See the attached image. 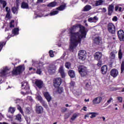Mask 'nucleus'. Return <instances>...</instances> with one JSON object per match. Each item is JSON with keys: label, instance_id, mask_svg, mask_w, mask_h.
<instances>
[{"label": "nucleus", "instance_id": "obj_1", "mask_svg": "<svg viewBox=\"0 0 124 124\" xmlns=\"http://www.w3.org/2000/svg\"><path fill=\"white\" fill-rule=\"evenodd\" d=\"M70 38L71 44L70 51L73 52L74 49L81 43L82 39L86 38L88 31H86V27L81 24H76L70 29Z\"/></svg>", "mask_w": 124, "mask_h": 124}, {"label": "nucleus", "instance_id": "obj_2", "mask_svg": "<svg viewBox=\"0 0 124 124\" xmlns=\"http://www.w3.org/2000/svg\"><path fill=\"white\" fill-rule=\"evenodd\" d=\"M25 69H26V67L24 64L15 67L14 69H13L12 71V75L16 76H17V75H20V74H22V73L25 71Z\"/></svg>", "mask_w": 124, "mask_h": 124}, {"label": "nucleus", "instance_id": "obj_3", "mask_svg": "<svg viewBox=\"0 0 124 124\" xmlns=\"http://www.w3.org/2000/svg\"><path fill=\"white\" fill-rule=\"evenodd\" d=\"M78 71L81 77H86L89 73V71L87 67L84 65H79L78 67Z\"/></svg>", "mask_w": 124, "mask_h": 124}, {"label": "nucleus", "instance_id": "obj_4", "mask_svg": "<svg viewBox=\"0 0 124 124\" xmlns=\"http://www.w3.org/2000/svg\"><path fill=\"white\" fill-rule=\"evenodd\" d=\"M108 31L111 34L116 33V27L112 23H108Z\"/></svg>", "mask_w": 124, "mask_h": 124}, {"label": "nucleus", "instance_id": "obj_5", "mask_svg": "<svg viewBox=\"0 0 124 124\" xmlns=\"http://www.w3.org/2000/svg\"><path fill=\"white\" fill-rule=\"evenodd\" d=\"M62 83V79L60 78H55L53 80V86L55 88H59Z\"/></svg>", "mask_w": 124, "mask_h": 124}, {"label": "nucleus", "instance_id": "obj_6", "mask_svg": "<svg viewBox=\"0 0 124 124\" xmlns=\"http://www.w3.org/2000/svg\"><path fill=\"white\" fill-rule=\"evenodd\" d=\"M86 55H87L86 51L83 50L79 51L78 53V58L79 60L85 61V60H86V57H87Z\"/></svg>", "mask_w": 124, "mask_h": 124}, {"label": "nucleus", "instance_id": "obj_7", "mask_svg": "<svg viewBox=\"0 0 124 124\" xmlns=\"http://www.w3.org/2000/svg\"><path fill=\"white\" fill-rule=\"evenodd\" d=\"M21 88L23 90L26 91V93H30L31 89H30V86L28 82L23 81L21 83Z\"/></svg>", "mask_w": 124, "mask_h": 124}, {"label": "nucleus", "instance_id": "obj_8", "mask_svg": "<svg viewBox=\"0 0 124 124\" xmlns=\"http://www.w3.org/2000/svg\"><path fill=\"white\" fill-rule=\"evenodd\" d=\"M34 85L39 90H41L43 88V86H44L43 81L41 79H35Z\"/></svg>", "mask_w": 124, "mask_h": 124}, {"label": "nucleus", "instance_id": "obj_9", "mask_svg": "<svg viewBox=\"0 0 124 124\" xmlns=\"http://www.w3.org/2000/svg\"><path fill=\"white\" fill-rule=\"evenodd\" d=\"M117 35L120 41H124V31L123 30H120L117 31Z\"/></svg>", "mask_w": 124, "mask_h": 124}, {"label": "nucleus", "instance_id": "obj_10", "mask_svg": "<svg viewBox=\"0 0 124 124\" xmlns=\"http://www.w3.org/2000/svg\"><path fill=\"white\" fill-rule=\"evenodd\" d=\"M110 75L113 78H116L119 75V71L117 69H112L110 71Z\"/></svg>", "mask_w": 124, "mask_h": 124}, {"label": "nucleus", "instance_id": "obj_11", "mask_svg": "<svg viewBox=\"0 0 124 124\" xmlns=\"http://www.w3.org/2000/svg\"><path fill=\"white\" fill-rule=\"evenodd\" d=\"M113 12H114V5H109L108 8V15L112 16Z\"/></svg>", "mask_w": 124, "mask_h": 124}, {"label": "nucleus", "instance_id": "obj_12", "mask_svg": "<svg viewBox=\"0 0 124 124\" xmlns=\"http://www.w3.org/2000/svg\"><path fill=\"white\" fill-rule=\"evenodd\" d=\"M102 57V53L101 52H96L94 53V58L96 61H100Z\"/></svg>", "mask_w": 124, "mask_h": 124}, {"label": "nucleus", "instance_id": "obj_13", "mask_svg": "<svg viewBox=\"0 0 124 124\" xmlns=\"http://www.w3.org/2000/svg\"><path fill=\"white\" fill-rule=\"evenodd\" d=\"M101 101H102V98L101 97H97L93 100V103L94 105L95 104H99Z\"/></svg>", "mask_w": 124, "mask_h": 124}, {"label": "nucleus", "instance_id": "obj_14", "mask_svg": "<svg viewBox=\"0 0 124 124\" xmlns=\"http://www.w3.org/2000/svg\"><path fill=\"white\" fill-rule=\"evenodd\" d=\"M93 41L94 43L97 45H100V44L102 43L101 38L99 37V36L95 37L93 40Z\"/></svg>", "mask_w": 124, "mask_h": 124}, {"label": "nucleus", "instance_id": "obj_15", "mask_svg": "<svg viewBox=\"0 0 124 124\" xmlns=\"http://www.w3.org/2000/svg\"><path fill=\"white\" fill-rule=\"evenodd\" d=\"M35 111L37 114H41L43 113V107L41 106H36Z\"/></svg>", "mask_w": 124, "mask_h": 124}, {"label": "nucleus", "instance_id": "obj_16", "mask_svg": "<svg viewBox=\"0 0 124 124\" xmlns=\"http://www.w3.org/2000/svg\"><path fill=\"white\" fill-rule=\"evenodd\" d=\"M44 95L45 98L46 99L47 102H50V101L52 100V97H51V95H50V94H49V93L45 92L44 93Z\"/></svg>", "mask_w": 124, "mask_h": 124}, {"label": "nucleus", "instance_id": "obj_17", "mask_svg": "<svg viewBox=\"0 0 124 124\" xmlns=\"http://www.w3.org/2000/svg\"><path fill=\"white\" fill-rule=\"evenodd\" d=\"M88 21L90 23H96L98 21V18H97V16H95L93 17H90L88 18Z\"/></svg>", "mask_w": 124, "mask_h": 124}, {"label": "nucleus", "instance_id": "obj_18", "mask_svg": "<svg viewBox=\"0 0 124 124\" xmlns=\"http://www.w3.org/2000/svg\"><path fill=\"white\" fill-rule=\"evenodd\" d=\"M107 70H108V67H107V65H103L101 68V73H102V74H106V73H107Z\"/></svg>", "mask_w": 124, "mask_h": 124}, {"label": "nucleus", "instance_id": "obj_19", "mask_svg": "<svg viewBox=\"0 0 124 124\" xmlns=\"http://www.w3.org/2000/svg\"><path fill=\"white\" fill-rule=\"evenodd\" d=\"M57 69V67H56V66H55V65H51L49 66V69L48 70L49 72H50V73H55V72H56V70Z\"/></svg>", "mask_w": 124, "mask_h": 124}, {"label": "nucleus", "instance_id": "obj_20", "mask_svg": "<svg viewBox=\"0 0 124 124\" xmlns=\"http://www.w3.org/2000/svg\"><path fill=\"white\" fill-rule=\"evenodd\" d=\"M59 72L60 73L62 78H64V77H65V74L64 73V70H63V67L62 66L60 67Z\"/></svg>", "mask_w": 124, "mask_h": 124}, {"label": "nucleus", "instance_id": "obj_21", "mask_svg": "<svg viewBox=\"0 0 124 124\" xmlns=\"http://www.w3.org/2000/svg\"><path fill=\"white\" fill-rule=\"evenodd\" d=\"M19 10V5L16 4V7L12 8V11L14 14H18V10Z\"/></svg>", "mask_w": 124, "mask_h": 124}, {"label": "nucleus", "instance_id": "obj_22", "mask_svg": "<svg viewBox=\"0 0 124 124\" xmlns=\"http://www.w3.org/2000/svg\"><path fill=\"white\" fill-rule=\"evenodd\" d=\"M66 7V4H63L62 5H61L59 7L56 8V10H59V11H63L65 9Z\"/></svg>", "mask_w": 124, "mask_h": 124}, {"label": "nucleus", "instance_id": "obj_23", "mask_svg": "<svg viewBox=\"0 0 124 124\" xmlns=\"http://www.w3.org/2000/svg\"><path fill=\"white\" fill-rule=\"evenodd\" d=\"M68 74L70 78H74L75 77V72L73 70H69Z\"/></svg>", "mask_w": 124, "mask_h": 124}, {"label": "nucleus", "instance_id": "obj_24", "mask_svg": "<svg viewBox=\"0 0 124 124\" xmlns=\"http://www.w3.org/2000/svg\"><path fill=\"white\" fill-rule=\"evenodd\" d=\"M21 8L23 9H29V4L26 3L25 2H22L21 5Z\"/></svg>", "mask_w": 124, "mask_h": 124}, {"label": "nucleus", "instance_id": "obj_25", "mask_svg": "<svg viewBox=\"0 0 124 124\" xmlns=\"http://www.w3.org/2000/svg\"><path fill=\"white\" fill-rule=\"evenodd\" d=\"M58 4V3L55 1L51 2L49 3L48 4H47V6L48 7H55L56 5Z\"/></svg>", "mask_w": 124, "mask_h": 124}, {"label": "nucleus", "instance_id": "obj_26", "mask_svg": "<svg viewBox=\"0 0 124 124\" xmlns=\"http://www.w3.org/2000/svg\"><path fill=\"white\" fill-rule=\"evenodd\" d=\"M12 33L15 35H18L19 34V28H16L12 30Z\"/></svg>", "mask_w": 124, "mask_h": 124}, {"label": "nucleus", "instance_id": "obj_27", "mask_svg": "<svg viewBox=\"0 0 124 124\" xmlns=\"http://www.w3.org/2000/svg\"><path fill=\"white\" fill-rule=\"evenodd\" d=\"M16 120L21 123L22 122V115L18 114L16 115Z\"/></svg>", "mask_w": 124, "mask_h": 124}, {"label": "nucleus", "instance_id": "obj_28", "mask_svg": "<svg viewBox=\"0 0 124 124\" xmlns=\"http://www.w3.org/2000/svg\"><path fill=\"white\" fill-rule=\"evenodd\" d=\"M77 117H78V114H77L76 113H74L70 120V122L71 123H72L73 121H75V119H76V118H77Z\"/></svg>", "mask_w": 124, "mask_h": 124}, {"label": "nucleus", "instance_id": "obj_29", "mask_svg": "<svg viewBox=\"0 0 124 124\" xmlns=\"http://www.w3.org/2000/svg\"><path fill=\"white\" fill-rule=\"evenodd\" d=\"M5 45H6V41L0 42V52L1 51L2 48H3V46H5Z\"/></svg>", "mask_w": 124, "mask_h": 124}, {"label": "nucleus", "instance_id": "obj_30", "mask_svg": "<svg viewBox=\"0 0 124 124\" xmlns=\"http://www.w3.org/2000/svg\"><path fill=\"white\" fill-rule=\"evenodd\" d=\"M9 70L8 69V68H7V67H6L4 70H3L1 72H0V74H1V75H6V74H7V71Z\"/></svg>", "mask_w": 124, "mask_h": 124}, {"label": "nucleus", "instance_id": "obj_31", "mask_svg": "<svg viewBox=\"0 0 124 124\" xmlns=\"http://www.w3.org/2000/svg\"><path fill=\"white\" fill-rule=\"evenodd\" d=\"M103 3V1L102 0H96L95 3V6H98L99 5H101Z\"/></svg>", "mask_w": 124, "mask_h": 124}, {"label": "nucleus", "instance_id": "obj_32", "mask_svg": "<svg viewBox=\"0 0 124 124\" xmlns=\"http://www.w3.org/2000/svg\"><path fill=\"white\" fill-rule=\"evenodd\" d=\"M90 115H92L90 116L91 119H93V118H95L98 113L97 112H90Z\"/></svg>", "mask_w": 124, "mask_h": 124}, {"label": "nucleus", "instance_id": "obj_33", "mask_svg": "<svg viewBox=\"0 0 124 124\" xmlns=\"http://www.w3.org/2000/svg\"><path fill=\"white\" fill-rule=\"evenodd\" d=\"M59 14V11H51L49 13V16H54L55 15H57V14Z\"/></svg>", "mask_w": 124, "mask_h": 124}, {"label": "nucleus", "instance_id": "obj_34", "mask_svg": "<svg viewBox=\"0 0 124 124\" xmlns=\"http://www.w3.org/2000/svg\"><path fill=\"white\" fill-rule=\"evenodd\" d=\"M118 59L119 60H122L123 59V53L122 52V50H119L118 52Z\"/></svg>", "mask_w": 124, "mask_h": 124}, {"label": "nucleus", "instance_id": "obj_35", "mask_svg": "<svg viewBox=\"0 0 124 124\" xmlns=\"http://www.w3.org/2000/svg\"><path fill=\"white\" fill-rule=\"evenodd\" d=\"M16 110V108H12V107H10L9 108V112H10V113H11V114H14V112H15Z\"/></svg>", "mask_w": 124, "mask_h": 124}, {"label": "nucleus", "instance_id": "obj_36", "mask_svg": "<svg viewBox=\"0 0 124 124\" xmlns=\"http://www.w3.org/2000/svg\"><path fill=\"white\" fill-rule=\"evenodd\" d=\"M92 7L90 5H86L84 8V11H89L91 10Z\"/></svg>", "mask_w": 124, "mask_h": 124}, {"label": "nucleus", "instance_id": "obj_37", "mask_svg": "<svg viewBox=\"0 0 124 124\" xmlns=\"http://www.w3.org/2000/svg\"><path fill=\"white\" fill-rule=\"evenodd\" d=\"M121 73H123L124 71V61H122L121 65Z\"/></svg>", "mask_w": 124, "mask_h": 124}, {"label": "nucleus", "instance_id": "obj_38", "mask_svg": "<svg viewBox=\"0 0 124 124\" xmlns=\"http://www.w3.org/2000/svg\"><path fill=\"white\" fill-rule=\"evenodd\" d=\"M57 88H58V89H57L58 93H62L63 92V88L60 87H58Z\"/></svg>", "mask_w": 124, "mask_h": 124}, {"label": "nucleus", "instance_id": "obj_39", "mask_svg": "<svg viewBox=\"0 0 124 124\" xmlns=\"http://www.w3.org/2000/svg\"><path fill=\"white\" fill-rule=\"evenodd\" d=\"M71 65V64L70 63V62H66L65 63V66L66 68H67L68 69H69Z\"/></svg>", "mask_w": 124, "mask_h": 124}, {"label": "nucleus", "instance_id": "obj_40", "mask_svg": "<svg viewBox=\"0 0 124 124\" xmlns=\"http://www.w3.org/2000/svg\"><path fill=\"white\" fill-rule=\"evenodd\" d=\"M36 73V74H38V75H41V74L42 73V71L41 70V69L37 68Z\"/></svg>", "mask_w": 124, "mask_h": 124}, {"label": "nucleus", "instance_id": "obj_41", "mask_svg": "<svg viewBox=\"0 0 124 124\" xmlns=\"http://www.w3.org/2000/svg\"><path fill=\"white\" fill-rule=\"evenodd\" d=\"M41 103L42 105H43V106L45 107V108H46V109L48 108V105H47V104L44 100Z\"/></svg>", "mask_w": 124, "mask_h": 124}, {"label": "nucleus", "instance_id": "obj_42", "mask_svg": "<svg viewBox=\"0 0 124 124\" xmlns=\"http://www.w3.org/2000/svg\"><path fill=\"white\" fill-rule=\"evenodd\" d=\"M110 57L112 60L115 59V58H116V55L115 54V52L114 51L110 53Z\"/></svg>", "mask_w": 124, "mask_h": 124}, {"label": "nucleus", "instance_id": "obj_43", "mask_svg": "<svg viewBox=\"0 0 124 124\" xmlns=\"http://www.w3.org/2000/svg\"><path fill=\"white\" fill-rule=\"evenodd\" d=\"M37 100L40 101V103H41L44 100L43 99H42V97L40 95H38L37 96Z\"/></svg>", "mask_w": 124, "mask_h": 124}, {"label": "nucleus", "instance_id": "obj_44", "mask_svg": "<svg viewBox=\"0 0 124 124\" xmlns=\"http://www.w3.org/2000/svg\"><path fill=\"white\" fill-rule=\"evenodd\" d=\"M0 3H1V4H2L3 8H5L7 4V3L6 2V1H5V0L3 1V2H2Z\"/></svg>", "mask_w": 124, "mask_h": 124}, {"label": "nucleus", "instance_id": "obj_45", "mask_svg": "<svg viewBox=\"0 0 124 124\" xmlns=\"http://www.w3.org/2000/svg\"><path fill=\"white\" fill-rule=\"evenodd\" d=\"M98 62L97 63V65L98 67H100L102 65V61L101 60H98Z\"/></svg>", "mask_w": 124, "mask_h": 124}, {"label": "nucleus", "instance_id": "obj_46", "mask_svg": "<svg viewBox=\"0 0 124 124\" xmlns=\"http://www.w3.org/2000/svg\"><path fill=\"white\" fill-rule=\"evenodd\" d=\"M49 54L50 58H53V57H54V52H53V50H49Z\"/></svg>", "mask_w": 124, "mask_h": 124}, {"label": "nucleus", "instance_id": "obj_47", "mask_svg": "<svg viewBox=\"0 0 124 124\" xmlns=\"http://www.w3.org/2000/svg\"><path fill=\"white\" fill-rule=\"evenodd\" d=\"M13 23H14V20H11V21L10 22V28H14V27H15L14 24H12Z\"/></svg>", "mask_w": 124, "mask_h": 124}, {"label": "nucleus", "instance_id": "obj_48", "mask_svg": "<svg viewBox=\"0 0 124 124\" xmlns=\"http://www.w3.org/2000/svg\"><path fill=\"white\" fill-rule=\"evenodd\" d=\"M25 119L26 122L28 123V124H29V123H31V118H30V117L25 116Z\"/></svg>", "mask_w": 124, "mask_h": 124}, {"label": "nucleus", "instance_id": "obj_49", "mask_svg": "<svg viewBox=\"0 0 124 124\" xmlns=\"http://www.w3.org/2000/svg\"><path fill=\"white\" fill-rule=\"evenodd\" d=\"M5 10H6V12H7V13H11V10L10 9H9V8H8V7H6L5 8Z\"/></svg>", "mask_w": 124, "mask_h": 124}, {"label": "nucleus", "instance_id": "obj_50", "mask_svg": "<svg viewBox=\"0 0 124 124\" xmlns=\"http://www.w3.org/2000/svg\"><path fill=\"white\" fill-rule=\"evenodd\" d=\"M117 100H118L119 102L122 103L123 102V97H118Z\"/></svg>", "mask_w": 124, "mask_h": 124}, {"label": "nucleus", "instance_id": "obj_51", "mask_svg": "<svg viewBox=\"0 0 124 124\" xmlns=\"http://www.w3.org/2000/svg\"><path fill=\"white\" fill-rule=\"evenodd\" d=\"M91 82H87L85 84V87L87 89H89L91 87Z\"/></svg>", "mask_w": 124, "mask_h": 124}, {"label": "nucleus", "instance_id": "obj_52", "mask_svg": "<svg viewBox=\"0 0 124 124\" xmlns=\"http://www.w3.org/2000/svg\"><path fill=\"white\" fill-rule=\"evenodd\" d=\"M17 110H19V111L20 112V113L23 112V110L22 109V108H21V106L18 105L17 106Z\"/></svg>", "mask_w": 124, "mask_h": 124}, {"label": "nucleus", "instance_id": "obj_53", "mask_svg": "<svg viewBox=\"0 0 124 124\" xmlns=\"http://www.w3.org/2000/svg\"><path fill=\"white\" fill-rule=\"evenodd\" d=\"M10 13H9V12H8V13L6 14V18H8V19H10V18H11V17L10 16Z\"/></svg>", "mask_w": 124, "mask_h": 124}, {"label": "nucleus", "instance_id": "obj_54", "mask_svg": "<svg viewBox=\"0 0 124 124\" xmlns=\"http://www.w3.org/2000/svg\"><path fill=\"white\" fill-rule=\"evenodd\" d=\"M112 21H113L114 22H117L118 21V17L116 16H114L112 18Z\"/></svg>", "mask_w": 124, "mask_h": 124}, {"label": "nucleus", "instance_id": "obj_55", "mask_svg": "<svg viewBox=\"0 0 124 124\" xmlns=\"http://www.w3.org/2000/svg\"><path fill=\"white\" fill-rule=\"evenodd\" d=\"M90 115H91V114H90V112H89L88 113H87L86 115H85L84 116V119H87V118H89L90 117Z\"/></svg>", "mask_w": 124, "mask_h": 124}, {"label": "nucleus", "instance_id": "obj_56", "mask_svg": "<svg viewBox=\"0 0 124 124\" xmlns=\"http://www.w3.org/2000/svg\"><path fill=\"white\" fill-rule=\"evenodd\" d=\"M70 87H74L75 85V82L74 81H71L70 83Z\"/></svg>", "mask_w": 124, "mask_h": 124}, {"label": "nucleus", "instance_id": "obj_57", "mask_svg": "<svg viewBox=\"0 0 124 124\" xmlns=\"http://www.w3.org/2000/svg\"><path fill=\"white\" fill-rule=\"evenodd\" d=\"M112 100H113V98L112 97H110L109 100H108L107 102V103H108V104H110V103H111V101H112Z\"/></svg>", "mask_w": 124, "mask_h": 124}, {"label": "nucleus", "instance_id": "obj_58", "mask_svg": "<svg viewBox=\"0 0 124 124\" xmlns=\"http://www.w3.org/2000/svg\"><path fill=\"white\" fill-rule=\"evenodd\" d=\"M8 36H7V40H8L10 38H11V35L10 34V33H8Z\"/></svg>", "mask_w": 124, "mask_h": 124}, {"label": "nucleus", "instance_id": "obj_59", "mask_svg": "<svg viewBox=\"0 0 124 124\" xmlns=\"http://www.w3.org/2000/svg\"><path fill=\"white\" fill-rule=\"evenodd\" d=\"M29 70L30 71H31V70H33V71H35V70H36V69L32 67H30L29 68Z\"/></svg>", "mask_w": 124, "mask_h": 124}, {"label": "nucleus", "instance_id": "obj_60", "mask_svg": "<svg viewBox=\"0 0 124 124\" xmlns=\"http://www.w3.org/2000/svg\"><path fill=\"white\" fill-rule=\"evenodd\" d=\"M67 110V108H62V112H66Z\"/></svg>", "mask_w": 124, "mask_h": 124}, {"label": "nucleus", "instance_id": "obj_61", "mask_svg": "<svg viewBox=\"0 0 124 124\" xmlns=\"http://www.w3.org/2000/svg\"><path fill=\"white\" fill-rule=\"evenodd\" d=\"M81 110H83V111H87V107H83Z\"/></svg>", "mask_w": 124, "mask_h": 124}, {"label": "nucleus", "instance_id": "obj_62", "mask_svg": "<svg viewBox=\"0 0 124 124\" xmlns=\"http://www.w3.org/2000/svg\"><path fill=\"white\" fill-rule=\"evenodd\" d=\"M119 9V6H116L115 7V11H118V10Z\"/></svg>", "mask_w": 124, "mask_h": 124}, {"label": "nucleus", "instance_id": "obj_63", "mask_svg": "<svg viewBox=\"0 0 124 124\" xmlns=\"http://www.w3.org/2000/svg\"><path fill=\"white\" fill-rule=\"evenodd\" d=\"M65 119H68V118H69V115H65Z\"/></svg>", "mask_w": 124, "mask_h": 124}, {"label": "nucleus", "instance_id": "obj_64", "mask_svg": "<svg viewBox=\"0 0 124 124\" xmlns=\"http://www.w3.org/2000/svg\"><path fill=\"white\" fill-rule=\"evenodd\" d=\"M119 89L120 88H114L113 90V91H118Z\"/></svg>", "mask_w": 124, "mask_h": 124}]
</instances>
